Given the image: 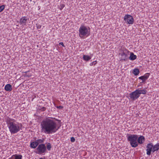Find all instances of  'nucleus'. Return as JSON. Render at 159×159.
I'll return each mask as SVG.
<instances>
[{"label":"nucleus","mask_w":159,"mask_h":159,"mask_svg":"<svg viewBox=\"0 0 159 159\" xmlns=\"http://www.w3.org/2000/svg\"><path fill=\"white\" fill-rule=\"evenodd\" d=\"M6 123L9 131L12 134H16L22 129V124L16 122L14 119L9 118H7Z\"/></svg>","instance_id":"f03ea898"},{"label":"nucleus","mask_w":159,"mask_h":159,"mask_svg":"<svg viewBox=\"0 0 159 159\" xmlns=\"http://www.w3.org/2000/svg\"><path fill=\"white\" fill-rule=\"evenodd\" d=\"M121 56L122 57L121 60L124 61H127L128 58V56L127 55L125 54L123 52L122 53L120 54Z\"/></svg>","instance_id":"dca6fc26"},{"label":"nucleus","mask_w":159,"mask_h":159,"mask_svg":"<svg viewBox=\"0 0 159 159\" xmlns=\"http://www.w3.org/2000/svg\"><path fill=\"white\" fill-rule=\"evenodd\" d=\"M126 137L128 141L129 142L132 147L136 148L138 146V144L137 142L138 139V135L127 134Z\"/></svg>","instance_id":"20e7f679"},{"label":"nucleus","mask_w":159,"mask_h":159,"mask_svg":"<svg viewBox=\"0 0 159 159\" xmlns=\"http://www.w3.org/2000/svg\"><path fill=\"white\" fill-rule=\"evenodd\" d=\"M38 143L35 140L33 142H30V147L34 149L38 146Z\"/></svg>","instance_id":"f8f14e48"},{"label":"nucleus","mask_w":159,"mask_h":159,"mask_svg":"<svg viewBox=\"0 0 159 159\" xmlns=\"http://www.w3.org/2000/svg\"><path fill=\"white\" fill-rule=\"evenodd\" d=\"M36 141L38 143V145H39V144H43V143L44 142V139H39L36 140Z\"/></svg>","instance_id":"412c9836"},{"label":"nucleus","mask_w":159,"mask_h":159,"mask_svg":"<svg viewBox=\"0 0 159 159\" xmlns=\"http://www.w3.org/2000/svg\"><path fill=\"white\" fill-rule=\"evenodd\" d=\"M46 109V108L45 107H40L38 108V110L40 111H44Z\"/></svg>","instance_id":"5701e85b"},{"label":"nucleus","mask_w":159,"mask_h":159,"mask_svg":"<svg viewBox=\"0 0 159 159\" xmlns=\"http://www.w3.org/2000/svg\"><path fill=\"white\" fill-rule=\"evenodd\" d=\"M70 141L72 142H74L75 141V139L74 137H72L70 138Z\"/></svg>","instance_id":"cd10ccee"},{"label":"nucleus","mask_w":159,"mask_h":159,"mask_svg":"<svg viewBox=\"0 0 159 159\" xmlns=\"http://www.w3.org/2000/svg\"><path fill=\"white\" fill-rule=\"evenodd\" d=\"M133 73L135 76L138 75L139 73V70L138 68L134 69L133 71Z\"/></svg>","instance_id":"6ab92c4d"},{"label":"nucleus","mask_w":159,"mask_h":159,"mask_svg":"<svg viewBox=\"0 0 159 159\" xmlns=\"http://www.w3.org/2000/svg\"><path fill=\"white\" fill-rule=\"evenodd\" d=\"M153 153L156 151H158L159 149V143H157L155 145L153 144Z\"/></svg>","instance_id":"f3484780"},{"label":"nucleus","mask_w":159,"mask_h":159,"mask_svg":"<svg viewBox=\"0 0 159 159\" xmlns=\"http://www.w3.org/2000/svg\"><path fill=\"white\" fill-rule=\"evenodd\" d=\"M46 144H47L46 146V149H47L48 151H50L52 147L51 143H46Z\"/></svg>","instance_id":"aec40b11"},{"label":"nucleus","mask_w":159,"mask_h":159,"mask_svg":"<svg viewBox=\"0 0 159 159\" xmlns=\"http://www.w3.org/2000/svg\"><path fill=\"white\" fill-rule=\"evenodd\" d=\"M4 89L6 91L10 92L12 89V86L10 84H7L5 86Z\"/></svg>","instance_id":"ddd939ff"},{"label":"nucleus","mask_w":159,"mask_h":159,"mask_svg":"<svg viewBox=\"0 0 159 159\" xmlns=\"http://www.w3.org/2000/svg\"><path fill=\"white\" fill-rule=\"evenodd\" d=\"M130 56L129 57V59L131 61H133L136 59L137 57L136 55H134V53L131 52L130 54Z\"/></svg>","instance_id":"4468645a"},{"label":"nucleus","mask_w":159,"mask_h":159,"mask_svg":"<svg viewBox=\"0 0 159 159\" xmlns=\"http://www.w3.org/2000/svg\"><path fill=\"white\" fill-rule=\"evenodd\" d=\"M55 118H47L41 122V132L50 134L55 133L59 127H57V124L54 120Z\"/></svg>","instance_id":"f257e3e1"},{"label":"nucleus","mask_w":159,"mask_h":159,"mask_svg":"<svg viewBox=\"0 0 159 159\" xmlns=\"http://www.w3.org/2000/svg\"><path fill=\"white\" fill-rule=\"evenodd\" d=\"M29 19L27 16H23L20 19L19 23L22 25H26L27 21Z\"/></svg>","instance_id":"1a4fd4ad"},{"label":"nucleus","mask_w":159,"mask_h":159,"mask_svg":"<svg viewBox=\"0 0 159 159\" xmlns=\"http://www.w3.org/2000/svg\"><path fill=\"white\" fill-rule=\"evenodd\" d=\"M150 75L149 73H146L144 75L139 77V79L142 80V83L145 82Z\"/></svg>","instance_id":"9d476101"},{"label":"nucleus","mask_w":159,"mask_h":159,"mask_svg":"<svg viewBox=\"0 0 159 159\" xmlns=\"http://www.w3.org/2000/svg\"><path fill=\"white\" fill-rule=\"evenodd\" d=\"M60 45H62L63 47H65V46L64 45L63 42H60L59 43Z\"/></svg>","instance_id":"c85d7f7f"},{"label":"nucleus","mask_w":159,"mask_h":159,"mask_svg":"<svg viewBox=\"0 0 159 159\" xmlns=\"http://www.w3.org/2000/svg\"><path fill=\"white\" fill-rule=\"evenodd\" d=\"M57 120V121H59V120Z\"/></svg>","instance_id":"2f4dec72"},{"label":"nucleus","mask_w":159,"mask_h":159,"mask_svg":"<svg viewBox=\"0 0 159 159\" xmlns=\"http://www.w3.org/2000/svg\"><path fill=\"white\" fill-rule=\"evenodd\" d=\"M137 142L138 144H142L145 141V138L144 136L140 135L139 137H138Z\"/></svg>","instance_id":"9b49d317"},{"label":"nucleus","mask_w":159,"mask_h":159,"mask_svg":"<svg viewBox=\"0 0 159 159\" xmlns=\"http://www.w3.org/2000/svg\"><path fill=\"white\" fill-rule=\"evenodd\" d=\"M65 5L64 4H61L60 5L59 7V9L60 10H62L64 7H65Z\"/></svg>","instance_id":"393cba45"},{"label":"nucleus","mask_w":159,"mask_h":159,"mask_svg":"<svg viewBox=\"0 0 159 159\" xmlns=\"http://www.w3.org/2000/svg\"><path fill=\"white\" fill-rule=\"evenodd\" d=\"M78 31L79 36L81 39H85L90 34V30L89 27L84 24H81L80 25Z\"/></svg>","instance_id":"7ed1b4c3"},{"label":"nucleus","mask_w":159,"mask_h":159,"mask_svg":"<svg viewBox=\"0 0 159 159\" xmlns=\"http://www.w3.org/2000/svg\"><path fill=\"white\" fill-rule=\"evenodd\" d=\"M97 62L96 61H93L90 64V66H94L97 64Z\"/></svg>","instance_id":"a878e982"},{"label":"nucleus","mask_w":159,"mask_h":159,"mask_svg":"<svg viewBox=\"0 0 159 159\" xmlns=\"http://www.w3.org/2000/svg\"><path fill=\"white\" fill-rule=\"evenodd\" d=\"M122 52L123 53H125V54L127 55V56H128L129 54H130V53L131 52H130V51H128L127 49H124L123 51Z\"/></svg>","instance_id":"4be33fe9"},{"label":"nucleus","mask_w":159,"mask_h":159,"mask_svg":"<svg viewBox=\"0 0 159 159\" xmlns=\"http://www.w3.org/2000/svg\"><path fill=\"white\" fill-rule=\"evenodd\" d=\"M153 143H150L148 144L146 146V154L148 155H150L151 152L153 153Z\"/></svg>","instance_id":"6e6552de"},{"label":"nucleus","mask_w":159,"mask_h":159,"mask_svg":"<svg viewBox=\"0 0 159 159\" xmlns=\"http://www.w3.org/2000/svg\"><path fill=\"white\" fill-rule=\"evenodd\" d=\"M124 19L127 24L129 25L133 24L134 22V18L132 16L129 15H125Z\"/></svg>","instance_id":"0eeeda50"},{"label":"nucleus","mask_w":159,"mask_h":159,"mask_svg":"<svg viewBox=\"0 0 159 159\" xmlns=\"http://www.w3.org/2000/svg\"><path fill=\"white\" fill-rule=\"evenodd\" d=\"M91 57L88 55H83V59L84 60L88 61H89L91 59Z\"/></svg>","instance_id":"a211bd4d"},{"label":"nucleus","mask_w":159,"mask_h":159,"mask_svg":"<svg viewBox=\"0 0 159 159\" xmlns=\"http://www.w3.org/2000/svg\"><path fill=\"white\" fill-rule=\"evenodd\" d=\"M36 27L38 29H40L41 27V25L39 24H36Z\"/></svg>","instance_id":"bb28decb"},{"label":"nucleus","mask_w":159,"mask_h":159,"mask_svg":"<svg viewBox=\"0 0 159 159\" xmlns=\"http://www.w3.org/2000/svg\"><path fill=\"white\" fill-rule=\"evenodd\" d=\"M36 150V151L35 153L39 154H44L47 151L46 147L44 144H39Z\"/></svg>","instance_id":"423d86ee"},{"label":"nucleus","mask_w":159,"mask_h":159,"mask_svg":"<svg viewBox=\"0 0 159 159\" xmlns=\"http://www.w3.org/2000/svg\"><path fill=\"white\" fill-rule=\"evenodd\" d=\"M147 91L145 89H141L139 88L136 89L129 94V97L130 99L133 101L137 99L140 96L141 94H146Z\"/></svg>","instance_id":"39448f33"},{"label":"nucleus","mask_w":159,"mask_h":159,"mask_svg":"<svg viewBox=\"0 0 159 159\" xmlns=\"http://www.w3.org/2000/svg\"><path fill=\"white\" fill-rule=\"evenodd\" d=\"M39 159H44L43 158H39Z\"/></svg>","instance_id":"7c9ffc66"},{"label":"nucleus","mask_w":159,"mask_h":159,"mask_svg":"<svg viewBox=\"0 0 159 159\" xmlns=\"http://www.w3.org/2000/svg\"><path fill=\"white\" fill-rule=\"evenodd\" d=\"M30 1H31L32 0H30Z\"/></svg>","instance_id":"473e14b6"},{"label":"nucleus","mask_w":159,"mask_h":159,"mask_svg":"<svg viewBox=\"0 0 159 159\" xmlns=\"http://www.w3.org/2000/svg\"><path fill=\"white\" fill-rule=\"evenodd\" d=\"M57 108L59 109H61L63 108V107L61 106H59V107H57Z\"/></svg>","instance_id":"c756f323"},{"label":"nucleus","mask_w":159,"mask_h":159,"mask_svg":"<svg viewBox=\"0 0 159 159\" xmlns=\"http://www.w3.org/2000/svg\"><path fill=\"white\" fill-rule=\"evenodd\" d=\"M5 8V6L2 5L0 6V12L2 11Z\"/></svg>","instance_id":"b1692460"},{"label":"nucleus","mask_w":159,"mask_h":159,"mask_svg":"<svg viewBox=\"0 0 159 159\" xmlns=\"http://www.w3.org/2000/svg\"><path fill=\"white\" fill-rule=\"evenodd\" d=\"M22 156L21 155H13L11 157V159H22Z\"/></svg>","instance_id":"2eb2a0df"}]
</instances>
